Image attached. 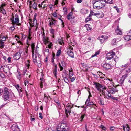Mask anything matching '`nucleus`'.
I'll return each instance as SVG.
<instances>
[{
	"instance_id": "f257e3e1",
	"label": "nucleus",
	"mask_w": 131,
	"mask_h": 131,
	"mask_svg": "<svg viewBox=\"0 0 131 131\" xmlns=\"http://www.w3.org/2000/svg\"><path fill=\"white\" fill-rule=\"evenodd\" d=\"M94 84L97 90L102 92V94L104 95L105 97L108 99L110 98L113 99H115V97L111 96L110 92L106 90V88L105 87L102 86L99 83L96 82H94Z\"/></svg>"
},
{
	"instance_id": "72a5a7b5",
	"label": "nucleus",
	"mask_w": 131,
	"mask_h": 131,
	"mask_svg": "<svg viewBox=\"0 0 131 131\" xmlns=\"http://www.w3.org/2000/svg\"><path fill=\"white\" fill-rule=\"evenodd\" d=\"M116 40L115 39L112 40L111 42V44L112 45L115 46L116 45Z\"/></svg>"
},
{
	"instance_id": "13d9d810",
	"label": "nucleus",
	"mask_w": 131,
	"mask_h": 131,
	"mask_svg": "<svg viewBox=\"0 0 131 131\" xmlns=\"http://www.w3.org/2000/svg\"><path fill=\"white\" fill-rule=\"evenodd\" d=\"M63 12H64V14H66L67 13V10L66 8H64L63 9Z\"/></svg>"
},
{
	"instance_id": "a19ab883",
	"label": "nucleus",
	"mask_w": 131,
	"mask_h": 131,
	"mask_svg": "<svg viewBox=\"0 0 131 131\" xmlns=\"http://www.w3.org/2000/svg\"><path fill=\"white\" fill-rule=\"evenodd\" d=\"M128 81L129 82L131 83V73L128 74Z\"/></svg>"
},
{
	"instance_id": "cd10ccee",
	"label": "nucleus",
	"mask_w": 131,
	"mask_h": 131,
	"mask_svg": "<svg viewBox=\"0 0 131 131\" xmlns=\"http://www.w3.org/2000/svg\"><path fill=\"white\" fill-rule=\"evenodd\" d=\"M99 77H100L101 79L103 78H104V77L105 76V74H103L101 72H99L98 74Z\"/></svg>"
},
{
	"instance_id": "4be33fe9",
	"label": "nucleus",
	"mask_w": 131,
	"mask_h": 131,
	"mask_svg": "<svg viewBox=\"0 0 131 131\" xmlns=\"http://www.w3.org/2000/svg\"><path fill=\"white\" fill-rule=\"evenodd\" d=\"M73 71V70L71 68L69 70V77L70 78L71 77L74 75V73Z\"/></svg>"
},
{
	"instance_id": "6e6d98bb",
	"label": "nucleus",
	"mask_w": 131,
	"mask_h": 131,
	"mask_svg": "<svg viewBox=\"0 0 131 131\" xmlns=\"http://www.w3.org/2000/svg\"><path fill=\"white\" fill-rule=\"evenodd\" d=\"M6 40V38L5 36H3L0 40V41L3 42L5 41Z\"/></svg>"
},
{
	"instance_id": "7c9ffc66",
	"label": "nucleus",
	"mask_w": 131,
	"mask_h": 131,
	"mask_svg": "<svg viewBox=\"0 0 131 131\" xmlns=\"http://www.w3.org/2000/svg\"><path fill=\"white\" fill-rule=\"evenodd\" d=\"M103 1L104 2V4L105 3H109L110 4H112L113 3L112 0H104Z\"/></svg>"
},
{
	"instance_id": "69168bd1",
	"label": "nucleus",
	"mask_w": 131,
	"mask_h": 131,
	"mask_svg": "<svg viewBox=\"0 0 131 131\" xmlns=\"http://www.w3.org/2000/svg\"><path fill=\"white\" fill-rule=\"evenodd\" d=\"M55 102L56 103L58 104V108H59L60 107H61L60 103L59 101H57V102L56 101Z\"/></svg>"
},
{
	"instance_id": "20e7f679",
	"label": "nucleus",
	"mask_w": 131,
	"mask_h": 131,
	"mask_svg": "<svg viewBox=\"0 0 131 131\" xmlns=\"http://www.w3.org/2000/svg\"><path fill=\"white\" fill-rule=\"evenodd\" d=\"M37 16V14H35L34 15V18L33 21H32L30 23V27L32 28L34 27V28L35 29V31L37 30L38 25V24L37 23V21L36 19V17Z\"/></svg>"
},
{
	"instance_id": "5fc2aeb1",
	"label": "nucleus",
	"mask_w": 131,
	"mask_h": 131,
	"mask_svg": "<svg viewBox=\"0 0 131 131\" xmlns=\"http://www.w3.org/2000/svg\"><path fill=\"white\" fill-rule=\"evenodd\" d=\"M59 43L60 44L63 45L64 44V42L63 40L61 39H59Z\"/></svg>"
},
{
	"instance_id": "f704fd0d",
	"label": "nucleus",
	"mask_w": 131,
	"mask_h": 131,
	"mask_svg": "<svg viewBox=\"0 0 131 131\" xmlns=\"http://www.w3.org/2000/svg\"><path fill=\"white\" fill-rule=\"evenodd\" d=\"M17 78L19 80L21 79V74L20 72L18 71L17 72Z\"/></svg>"
},
{
	"instance_id": "de8ad7c7",
	"label": "nucleus",
	"mask_w": 131,
	"mask_h": 131,
	"mask_svg": "<svg viewBox=\"0 0 131 131\" xmlns=\"http://www.w3.org/2000/svg\"><path fill=\"white\" fill-rule=\"evenodd\" d=\"M29 63H30L29 61L28 60H27V62H26V64L27 65V66H26L27 68L28 69V68L30 66L29 64Z\"/></svg>"
},
{
	"instance_id": "6ab92c4d",
	"label": "nucleus",
	"mask_w": 131,
	"mask_h": 131,
	"mask_svg": "<svg viewBox=\"0 0 131 131\" xmlns=\"http://www.w3.org/2000/svg\"><path fill=\"white\" fill-rule=\"evenodd\" d=\"M103 67L106 69H109L111 67V65L108 63L104 64L103 65Z\"/></svg>"
},
{
	"instance_id": "dca6fc26",
	"label": "nucleus",
	"mask_w": 131,
	"mask_h": 131,
	"mask_svg": "<svg viewBox=\"0 0 131 131\" xmlns=\"http://www.w3.org/2000/svg\"><path fill=\"white\" fill-rule=\"evenodd\" d=\"M61 64L62 65V66L60 63H59V66L60 69V71H62L63 70V67H64L66 66V64L65 62L64 61H62L61 62Z\"/></svg>"
},
{
	"instance_id": "5701e85b",
	"label": "nucleus",
	"mask_w": 131,
	"mask_h": 131,
	"mask_svg": "<svg viewBox=\"0 0 131 131\" xmlns=\"http://www.w3.org/2000/svg\"><path fill=\"white\" fill-rule=\"evenodd\" d=\"M31 47L32 49V53L33 52V49H34L35 50H37V51H38L37 49L38 48V47L37 46L36 47V48H35V45H34V43H32L31 45Z\"/></svg>"
},
{
	"instance_id": "e433bc0d",
	"label": "nucleus",
	"mask_w": 131,
	"mask_h": 131,
	"mask_svg": "<svg viewBox=\"0 0 131 131\" xmlns=\"http://www.w3.org/2000/svg\"><path fill=\"white\" fill-rule=\"evenodd\" d=\"M4 94H9V92L8 91V89L7 88H4Z\"/></svg>"
},
{
	"instance_id": "09e8293b",
	"label": "nucleus",
	"mask_w": 131,
	"mask_h": 131,
	"mask_svg": "<svg viewBox=\"0 0 131 131\" xmlns=\"http://www.w3.org/2000/svg\"><path fill=\"white\" fill-rule=\"evenodd\" d=\"M31 27H30V28L29 29V34L28 36V39H27V40H30V39H31V38L30 37L31 35H30V30H30V29Z\"/></svg>"
},
{
	"instance_id": "473e14b6",
	"label": "nucleus",
	"mask_w": 131,
	"mask_h": 131,
	"mask_svg": "<svg viewBox=\"0 0 131 131\" xmlns=\"http://www.w3.org/2000/svg\"><path fill=\"white\" fill-rule=\"evenodd\" d=\"M85 114H82L80 117V120L79 121V122H81L83 120V119L84 117L85 116Z\"/></svg>"
},
{
	"instance_id": "423d86ee",
	"label": "nucleus",
	"mask_w": 131,
	"mask_h": 131,
	"mask_svg": "<svg viewBox=\"0 0 131 131\" xmlns=\"http://www.w3.org/2000/svg\"><path fill=\"white\" fill-rule=\"evenodd\" d=\"M10 20L13 25L18 23L19 21L18 16L17 14H16L14 16H12L10 18Z\"/></svg>"
},
{
	"instance_id": "37998d69",
	"label": "nucleus",
	"mask_w": 131,
	"mask_h": 131,
	"mask_svg": "<svg viewBox=\"0 0 131 131\" xmlns=\"http://www.w3.org/2000/svg\"><path fill=\"white\" fill-rule=\"evenodd\" d=\"M86 26L87 28V30H91V26L89 24H86Z\"/></svg>"
},
{
	"instance_id": "4468645a",
	"label": "nucleus",
	"mask_w": 131,
	"mask_h": 131,
	"mask_svg": "<svg viewBox=\"0 0 131 131\" xmlns=\"http://www.w3.org/2000/svg\"><path fill=\"white\" fill-rule=\"evenodd\" d=\"M108 88L109 89H110L109 91V92L110 93H111L113 94L115 92H116L117 91V90L115 88H112L111 87V86H108Z\"/></svg>"
},
{
	"instance_id": "79ce46f5",
	"label": "nucleus",
	"mask_w": 131,
	"mask_h": 131,
	"mask_svg": "<svg viewBox=\"0 0 131 131\" xmlns=\"http://www.w3.org/2000/svg\"><path fill=\"white\" fill-rule=\"evenodd\" d=\"M124 92L125 94H129L130 93V92L128 90V89L127 88H126L124 90Z\"/></svg>"
},
{
	"instance_id": "9b49d317",
	"label": "nucleus",
	"mask_w": 131,
	"mask_h": 131,
	"mask_svg": "<svg viewBox=\"0 0 131 131\" xmlns=\"http://www.w3.org/2000/svg\"><path fill=\"white\" fill-rule=\"evenodd\" d=\"M67 17L68 20H74L75 18L74 16H73V13L72 12H70L69 14L67 15Z\"/></svg>"
},
{
	"instance_id": "b1692460",
	"label": "nucleus",
	"mask_w": 131,
	"mask_h": 131,
	"mask_svg": "<svg viewBox=\"0 0 131 131\" xmlns=\"http://www.w3.org/2000/svg\"><path fill=\"white\" fill-rule=\"evenodd\" d=\"M123 129L124 131H129V127L127 125L125 126H123Z\"/></svg>"
},
{
	"instance_id": "338daca9",
	"label": "nucleus",
	"mask_w": 131,
	"mask_h": 131,
	"mask_svg": "<svg viewBox=\"0 0 131 131\" xmlns=\"http://www.w3.org/2000/svg\"><path fill=\"white\" fill-rule=\"evenodd\" d=\"M31 121H32L35 122V118H34V117L33 116V117L32 116L31 114Z\"/></svg>"
},
{
	"instance_id": "ea45409f",
	"label": "nucleus",
	"mask_w": 131,
	"mask_h": 131,
	"mask_svg": "<svg viewBox=\"0 0 131 131\" xmlns=\"http://www.w3.org/2000/svg\"><path fill=\"white\" fill-rule=\"evenodd\" d=\"M88 105H93V107L94 108H95L96 107L95 104H94V103L92 102H89L88 103Z\"/></svg>"
},
{
	"instance_id": "7ed1b4c3",
	"label": "nucleus",
	"mask_w": 131,
	"mask_h": 131,
	"mask_svg": "<svg viewBox=\"0 0 131 131\" xmlns=\"http://www.w3.org/2000/svg\"><path fill=\"white\" fill-rule=\"evenodd\" d=\"M93 8L95 9H100L105 6L104 2L102 0H93Z\"/></svg>"
},
{
	"instance_id": "2eb2a0df",
	"label": "nucleus",
	"mask_w": 131,
	"mask_h": 131,
	"mask_svg": "<svg viewBox=\"0 0 131 131\" xmlns=\"http://www.w3.org/2000/svg\"><path fill=\"white\" fill-rule=\"evenodd\" d=\"M115 31L117 35H121L122 34V32L119 29L118 26H117L116 29L115 30Z\"/></svg>"
},
{
	"instance_id": "aec40b11",
	"label": "nucleus",
	"mask_w": 131,
	"mask_h": 131,
	"mask_svg": "<svg viewBox=\"0 0 131 131\" xmlns=\"http://www.w3.org/2000/svg\"><path fill=\"white\" fill-rule=\"evenodd\" d=\"M9 94H4L3 97L4 101H6L9 98Z\"/></svg>"
},
{
	"instance_id": "3c124183",
	"label": "nucleus",
	"mask_w": 131,
	"mask_h": 131,
	"mask_svg": "<svg viewBox=\"0 0 131 131\" xmlns=\"http://www.w3.org/2000/svg\"><path fill=\"white\" fill-rule=\"evenodd\" d=\"M100 127L104 131H105L107 129L105 127L102 125L100 126Z\"/></svg>"
},
{
	"instance_id": "4c0bfd02",
	"label": "nucleus",
	"mask_w": 131,
	"mask_h": 131,
	"mask_svg": "<svg viewBox=\"0 0 131 131\" xmlns=\"http://www.w3.org/2000/svg\"><path fill=\"white\" fill-rule=\"evenodd\" d=\"M43 42L46 45L48 43V38H45L43 40Z\"/></svg>"
},
{
	"instance_id": "e2e57ef3",
	"label": "nucleus",
	"mask_w": 131,
	"mask_h": 131,
	"mask_svg": "<svg viewBox=\"0 0 131 131\" xmlns=\"http://www.w3.org/2000/svg\"><path fill=\"white\" fill-rule=\"evenodd\" d=\"M64 81L66 83H68V82H69V80L68 79H67V78L66 77H65L64 78V79H63Z\"/></svg>"
},
{
	"instance_id": "c03bdc74",
	"label": "nucleus",
	"mask_w": 131,
	"mask_h": 131,
	"mask_svg": "<svg viewBox=\"0 0 131 131\" xmlns=\"http://www.w3.org/2000/svg\"><path fill=\"white\" fill-rule=\"evenodd\" d=\"M99 103L102 105H104L103 101L102 99H100L99 101Z\"/></svg>"
},
{
	"instance_id": "f3484780",
	"label": "nucleus",
	"mask_w": 131,
	"mask_h": 131,
	"mask_svg": "<svg viewBox=\"0 0 131 131\" xmlns=\"http://www.w3.org/2000/svg\"><path fill=\"white\" fill-rule=\"evenodd\" d=\"M6 10V9H5L4 8H0V12L4 15H6L7 14Z\"/></svg>"
},
{
	"instance_id": "412c9836",
	"label": "nucleus",
	"mask_w": 131,
	"mask_h": 131,
	"mask_svg": "<svg viewBox=\"0 0 131 131\" xmlns=\"http://www.w3.org/2000/svg\"><path fill=\"white\" fill-rule=\"evenodd\" d=\"M124 38L126 41H128L131 39V36L129 35H126L124 36Z\"/></svg>"
},
{
	"instance_id": "603ef678",
	"label": "nucleus",
	"mask_w": 131,
	"mask_h": 131,
	"mask_svg": "<svg viewBox=\"0 0 131 131\" xmlns=\"http://www.w3.org/2000/svg\"><path fill=\"white\" fill-rule=\"evenodd\" d=\"M96 14V13H94L93 11H91L90 12V14L89 15L90 16H91L92 15L96 16L95 14Z\"/></svg>"
},
{
	"instance_id": "a18cd8bd",
	"label": "nucleus",
	"mask_w": 131,
	"mask_h": 131,
	"mask_svg": "<svg viewBox=\"0 0 131 131\" xmlns=\"http://www.w3.org/2000/svg\"><path fill=\"white\" fill-rule=\"evenodd\" d=\"M116 128L114 126H111L110 128V130L111 131H113L116 130Z\"/></svg>"
},
{
	"instance_id": "393cba45",
	"label": "nucleus",
	"mask_w": 131,
	"mask_h": 131,
	"mask_svg": "<svg viewBox=\"0 0 131 131\" xmlns=\"http://www.w3.org/2000/svg\"><path fill=\"white\" fill-rule=\"evenodd\" d=\"M15 87L17 89L19 92H22V88L19 86L18 84H17L15 85Z\"/></svg>"
},
{
	"instance_id": "a878e982",
	"label": "nucleus",
	"mask_w": 131,
	"mask_h": 131,
	"mask_svg": "<svg viewBox=\"0 0 131 131\" xmlns=\"http://www.w3.org/2000/svg\"><path fill=\"white\" fill-rule=\"evenodd\" d=\"M55 69L53 71V74L54 75L56 78H57V66L56 65H55Z\"/></svg>"
},
{
	"instance_id": "680f3d73",
	"label": "nucleus",
	"mask_w": 131,
	"mask_h": 131,
	"mask_svg": "<svg viewBox=\"0 0 131 131\" xmlns=\"http://www.w3.org/2000/svg\"><path fill=\"white\" fill-rule=\"evenodd\" d=\"M44 51L45 52H47L48 53H49V50L48 47H46V48H45Z\"/></svg>"
},
{
	"instance_id": "2f4dec72",
	"label": "nucleus",
	"mask_w": 131,
	"mask_h": 131,
	"mask_svg": "<svg viewBox=\"0 0 131 131\" xmlns=\"http://www.w3.org/2000/svg\"><path fill=\"white\" fill-rule=\"evenodd\" d=\"M66 39L67 41V42L69 43H70L71 42V41L70 39V36L68 34H66Z\"/></svg>"
},
{
	"instance_id": "c85d7f7f",
	"label": "nucleus",
	"mask_w": 131,
	"mask_h": 131,
	"mask_svg": "<svg viewBox=\"0 0 131 131\" xmlns=\"http://www.w3.org/2000/svg\"><path fill=\"white\" fill-rule=\"evenodd\" d=\"M50 32L51 34H52V37L54 38V34L55 33V31L54 29L52 28H51L50 30Z\"/></svg>"
},
{
	"instance_id": "c9c22d12",
	"label": "nucleus",
	"mask_w": 131,
	"mask_h": 131,
	"mask_svg": "<svg viewBox=\"0 0 131 131\" xmlns=\"http://www.w3.org/2000/svg\"><path fill=\"white\" fill-rule=\"evenodd\" d=\"M129 66V63H126L125 64L122 65H121L120 67L121 68H126L128 66Z\"/></svg>"
},
{
	"instance_id": "f03ea898",
	"label": "nucleus",
	"mask_w": 131,
	"mask_h": 131,
	"mask_svg": "<svg viewBox=\"0 0 131 131\" xmlns=\"http://www.w3.org/2000/svg\"><path fill=\"white\" fill-rule=\"evenodd\" d=\"M32 58L33 62L36 64L39 67L41 66L40 57L41 56L39 54L37 50L33 49Z\"/></svg>"
},
{
	"instance_id": "49530a36",
	"label": "nucleus",
	"mask_w": 131,
	"mask_h": 131,
	"mask_svg": "<svg viewBox=\"0 0 131 131\" xmlns=\"http://www.w3.org/2000/svg\"><path fill=\"white\" fill-rule=\"evenodd\" d=\"M61 51L60 50H58L57 51V53L56 54V56H59L61 53Z\"/></svg>"
},
{
	"instance_id": "774afa93",
	"label": "nucleus",
	"mask_w": 131,
	"mask_h": 131,
	"mask_svg": "<svg viewBox=\"0 0 131 131\" xmlns=\"http://www.w3.org/2000/svg\"><path fill=\"white\" fill-rule=\"evenodd\" d=\"M57 13H56V12H55L53 13L52 15L54 17H57Z\"/></svg>"
},
{
	"instance_id": "864d4df0",
	"label": "nucleus",
	"mask_w": 131,
	"mask_h": 131,
	"mask_svg": "<svg viewBox=\"0 0 131 131\" xmlns=\"http://www.w3.org/2000/svg\"><path fill=\"white\" fill-rule=\"evenodd\" d=\"M99 53V51H97L94 54L92 55L91 57L92 58L95 56H96L97 55H98Z\"/></svg>"
},
{
	"instance_id": "9d476101",
	"label": "nucleus",
	"mask_w": 131,
	"mask_h": 131,
	"mask_svg": "<svg viewBox=\"0 0 131 131\" xmlns=\"http://www.w3.org/2000/svg\"><path fill=\"white\" fill-rule=\"evenodd\" d=\"M107 38V37H104V36L102 35L98 37V39L100 41L101 43L102 44L103 43Z\"/></svg>"
},
{
	"instance_id": "4d7b16f0",
	"label": "nucleus",
	"mask_w": 131,
	"mask_h": 131,
	"mask_svg": "<svg viewBox=\"0 0 131 131\" xmlns=\"http://www.w3.org/2000/svg\"><path fill=\"white\" fill-rule=\"evenodd\" d=\"M4 46L3 42L0 41V47L3 48Z\"/></svg>"
},
{
	"instance_id": "c756f323",
	"label": "nucleus",
	"mask_w": 131,
	"mask_h": 131,
	"mask_svg": "<svg viewBox=\"0 0 131 131\" xmlns=\"http://www.w3.org/2000/svg\"><path fill=\"white\" fill-rule=\"evenodd\" d=\"M37 3L35 2H34L32 5V8L34 9L37 10Z\"/></svg>"
},
{
	"instance_id": "bb28decb",
	"label": "nucleus",
	"mask_w": 131,
	"mask_h": 131,
	"mask_svg": "<svg viewBox=\"0 0 131 131\" xmlns=\"http://www.w3.org/2000/svg\"><path fill=\"white\" fill-rule=\"evenodd\" d=\"M66 109L68 110V111L69 112V114L71 112V109L72 107H71V105L69 104H68L67 105Z\"/></svg>"
},
{
	"instance_id": "8fccbe9b",
	"label": "nucleus",
	"mask_w": 131,
	"mask_h": 131,
	"mask_svg": "<svg viewBox=\"0 0 131 131\" xmlns=\"http://www.w3.org/2000/svg\"><path fill=\"white\" fill-rule=\"evenodd\" d=\"M91 16H90L89 15L88 17L85 19V21L86 22H88L89 21L91 20Z\"/></svg>"
},
{
	"instance_id": "1a4fd4ad",
	"label": "nucleus",
	"mask_w": 131,
	"mask_h": 131,
	"mask_svg": "<svg viewBox=\"0 0 131 131\" xmlns=\"http://www.w3.org/2000/svg\"><path fill=\"white\" fill-rule=\"evenodd\" d=\"M128 74H126L124 75H123L122 76L120 80V83L121 84H122L124 82V80H125V79L126 78H128Z\"/></svg>"
},
{
	"instance_id": "bf43d9fd",
	"label": "nucleus",
	"mask_w": 131,
	"mask_h": 131,
	"mask_svg": "<svg viewBox=\"0 0 131 131\" xmlns=\"http://www.w3.org/2000/svg\"><path fill=\"white\" fill-rule=\"evenodd\" d=\"M6 6V4H5L2 3V4L0 6V8H4V7H5Z\"/></svg>"
},
{
	"instance_id": "58836bf2",
	"label": "nucleus",
	"mask_w": 131,
	"mask_h": 131,
	"mask_svg": "<svg viewBox=\"0 0 131 131\" xmlns=\"http://www.w3.org/2000/svg\"><path fill=\"white\" fill-rule=\"evenodd\" d=\"M40 80H41L40 86L41 88H42L43 87V83L44 82L43 79L41 77L40 78Z\"/></svg>"
},
{
	"instance_id": "052dcab7",
	"label": "nucleus",
	"mask_w": 131,
	"mask_h": 131,
	"mask_svg": "<svg viewBox=\"0 0 131 131\" xmlns=\"http://www.w3.org/2000/svg\"><path fill=\"white\" fill-rule=\"evenodd\" d=\"M52 47V44L51 43H50L48 45V47L49 48H51Z\"/></svg>"
},
{
	"instance_id": "f8f14e48",
	"label": "nucleus",
	"mask_w": 131,
	"mask_h": 131,
	"mask_svg": "<svg viewBox=\"0 0 131 131\" xmlns=\"http://www.w3.org/2000/svg\"><path fill=\"white\" fill-rule=\"evenodd\" d=\"M11 129L13 131H20L18 126L16 124H13L11 127Z\"/></svg>"
},
{
	"instance_id": "6e6552de",
	"label": "nucleus",
	"mask_w": 131,
	"mask_h": 131,
	"mask_svg": "<svg viewBox=\"0 0 131 131\" xmlns=\"http://www.w3.org/2000/svg\"><path fill=\"white\" fill-rule=\"evenodd\" d=\"M57 22V21H56L55 20L53 19V18H52L49 21V26L51 28H52L53 25L56 24Z\"/></svg>"
},
{
	"instance_id": "a211bd4d",
	"label": "nucleus",
	"mask_w": 131,
	"mask_h": 131,
	"mask_svg": "<svg viewBox=\"0 0 131 131\" xmlns=\"http://www.w3.org/2000/svg\"><path fill=\"white\" fill-rule=\"evenodd\" d=\"M95 14L97 17L100 18H102L104 16V14L102 12L96 13Z\"/></svg>"
},
{
	"instance_id": "ddd939ff",
	"label": "nucleus",
	"mask_w": 131,
	"mask_h": 131,
	"mask_svg": "<svg viewBox=\"0 0 131 131\" xmlns=\"http://www.w3.org/2000/svg\"><path fill=\"white\" fill-rule=\"evenodd\" d=\"M21 57V53L20 52H17L14 55L13 58L15 60H17L20 59Z\"/></svg>"
},
{
	"instance_id": "0eeeda50",
	"label": "nucleus",
	"mask_w": 131,
	"mask_h": 131,
	"mask_svg": "<svg viewBox=\"0 0 131 131\" xmlns=\"http://www.w3.org/2000/svg\"><path fill=\"white\" fill-rule=\"evenodd\" d=\"M73 49L72 47L70 46L68 49V51L67 52V53L68 54L69 56L71 57H73V52L72 51L73 50Z\"/></svg>"
},
{
	"instance_id": "0e129e2a",
	"label": "nucleus",
	"mask_w": 131,
	"mask_h": 131,
	"mask_svg": "<svg viewBox=\"0 0 131 131\" xmlns=\"http://www.w3.org/2000/svg\"><path fill=\"white\" fill-rule=\"evenodd\" d=\"M71 80V81L72 82H73L75 80V77H73L72 78H70Z\"/></svg>"
},
{
	"instance_id": "39448f33",
	"label": "nucleus",
	"mask_w": 131,
	"mask_h": 131,
	"mask_svg": "<svg viewBox=\"0 0 131 131\" xmlns=\"http://www.w3.org/2000/svg\"><path fill=\"white\" fill-rule=\"evenodd\" d=\"M117 51L116 49H114L110 51L106 54V59L108 60H110L113 58L115 55V52Z\"/></svg>"
}]
</instances>
